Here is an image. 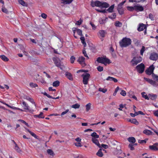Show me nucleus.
Here are the masks:
<instances>
[{"label": "nucleus", "instance_id": "f257e3e1", "mask_svg": "<svg viewBox=\"0 0 158 158\" xmlns=\"http://www.w3.org/2000/svg\"><path fill=\"white\" fill-rule=\"evenodd\" d=\"M91 6L92 7L97 6L100 7L107 8L109 6L108 4L106 2H100L99 1H96L95 2L92 1L91 2Z\"/></svg>", "mask_w": 158, "mask_h": 158}, {"label": "nucleus", "instance_id": "f03ea898", "mask_svg": "<svg viewBox=\"0 0 158 158\" xmlns=\"http://www.w3.org/2000/svg\"><path fill=\"white\" fill-rule=\"evenodd\" d=\"M131 40L128 38H123L119 42V45L121 47H126L131 44Z\"/></svg>", "mask_w": 158, "mask_h": 158}, {"label": "nucleus", "instance_id": "7ed1b4c3", "mask_svg": "<svg viewBox=\"0 0 158 158\" xmlns=\"http://www.w3.org/2000/svg\"><path fill=\"white\" fill-rule=\"evenodd\" d=\"M97 61L99 63L104 64L105 65H106L107 64H109L111 62L110 60L108 58H106L105 56V57H98L97 59Z\"/></svg>", "mask_w": 158, "mask_h": 158}, {"label": "nucleus", "instance_id": "20e7f679", "mask_svg": "<svg viewBox=\"0 0 158 158\" xmlns=\"http://www.w3.org/2000/svg\"><path fill=\"white\" fill-rule=\"evenodd\" d=\"M142 58L140 56L134 57L131 60V63L132 65L134 66L136 65L138 63L142 61Z\"/></svg>", "mask_w": 158, "mask_h": 158}, {"label": "nucleus", "instance_id": "39448f33", "mask_svg": "<svg viewBox=\"0 0 158 158\" xmlns=\"http://www.w3.org/2000/svg\"><path fill=\"white\" fill-rule=\"evenodd\" d=\"M90 75L88 73L83 74L81 77H83V83L84 85H87L88 83L89 79L90 77Z\"/></svg>", "mask_w": 158, "mask_h": 158}, {"label": "nucleus", "instance_id": "423d86ee", "mask_svg": "<svg viewBox=\"0 0 158 158\" xmlns=\"http://www.w3.org/2000/svg\"><path fill=\"white\" fill-rule=\"evenodd\" d=\"M137 72L139 73H142L144 71L145 65L141 63L136 67Z\"/></svg>", "mask_w": 158, "mask_h": 158}, {"label": "nucleus", "instance_id": "0eeeda50", "mask_svg": "<svg viewBox=\"0 0 158 158\" xmlns=\"http://www.w3.org/2000/svg\"><path fill=\"white\" fill-rule=\"evenodd\" d=\"M154 68L155 67L153 64L151 65L149 68L146 70L145 72L146 74L148 75H150L151 74L152 75L153 73H154L153 72Z\"/></svg>", "mask_w": 158, "mask_h": 158}, {"label": "nucleus", "instance_id": "6e6552de", "mask_svg": "<svg viewBox=\"0 0 158 158\" xmlns=\"http://www.w3.org/2000/svg\"><path fill=\"white\" fill-rule=\"evenodd\" d=\"M52 60L54 64L57 67L60 68L62 70V68L61 67L62 65L60 63V61L59 59L53 57L52 58Z\"/></svg>", "mask_w": 158, "mask_h": 158}, {"label": "nucleus", "instance_id": "1a4fd4ad", "mask_svg": "<svg viewBox=\"0 0 158 158\" xmlns=\"http://www.w3.org/2000/svg\"><path fill=\"white\" fill-rule=\"evenodd\" d=\"M85 58L83 56H81L78 58L77 62L82 66L84 67L86 65V64L85 63Z\"/></svg>", "mask_w": 158, "mask_h": 158}, {"label": "nucleus", "instance_id": "9d476101", "mask_svg": "<svg viewBox=\"0 0 158 158\" xmlns=\"http://www.w3.org/2000/svg\"><path fill=\"white\" fill-rule=\"evenodd\" d=\"M73 30V36L75 38H77V37L75 35L76 31H77V33L78 35L81 36H82V31L81 30L78 29H77L76 28H75Z\"/></svg>", "mask_w": 158, "mask_h": 158}, {"label": "nucleus", "instance_id": "9b49d317", "mask_svg": "<svg viewBox=\"0 0 158 158\" xmlns=\"http://www.w3.org/2000/svg\"><path fill=\"white\" fill-rule=\"evenodd\" d=\"M146 29L147 27L146 25L143 23H140L139 24V26L137 28V30L139 31H141Z\"/></svg>", "mask_w": 158, "mask_h": 158}, {"label": "nucleus", "instance_id": "f8f14e48", "mask_svg": "<svg viewBox=\"0 0 158 158\" xmlns=\"http://www.w3.org/2000/svg\"><path fill=\"white\" fill-rule=\"evenodd\" d=\"M158 57V55L156 53L153 52L152 53L150 56L149 58L152 60H156Z\"/></svg>", "mask_w": 158, "mask_h": 158}, {"label": "nucleus", "instance_id": "ddd939ff", "mask_svg": "<svg viewBox=\"0 0 158 158\" xmlns=\"http://www.w3.org/2000/svg\"><path fill=\"white\" fill-rule=\"evenodd\" d=\"M149 148L152 150H158V143H156L150 146H149Z\"/></svg>", "mask_w": 158, "mask_h": 158}, {"label": "nucleus", "instance_id": "4468645a", "mask_svg": "<svg viewBox=\"0 0 158 158\" xmlns=\"http://www.w3.org/2000/svg\"><path fill=\"white\" fill-rule=\"evenodd\" d=\"M127 120L129 122H131V123L134 124L135 125H138L139 123L138 122L135 118H127Z\"/></svg>", "mask_w": 158, "mask_h": 158}, {"label": "nucleus", "instance_id": "2eb2a0df", "mask_svg": "<svg viewBox=\"0 0 158 158\" xmlns=\"http://www.w3.org/2000/svg\"><path fill=\"white\" fill-rule=\"evenodd\" d=\"M144 79L146 81L148 82V83H149L151 85H153L154 86L156 85V82L155 81H153L152 80L150 79L149 78H147L146 77H144Z\"/></svg>", "mask_w": 158, "mask_h": 158}, {"label": "nucleus", "instance_id": "dca6fc26", "mask_svg": "<svg viewBox=\"0 0 158 158\" xmlns=\"http://www.w3.org/2000/svg\"><path fill=\"white\" fill-rule=\"evenodd\" d=\"M24 98L29 101L32 104H33L35 107H36V104L34 101V100L32 98L29 97L28 96H24Z\"/></svg>", "mask_w": 158, "mask_h": 158}, {"label": "nucleus", "instance_id": "f3484780", "mask_svg": "<svg viewBox=\"0 0 158 158\" xmlns=\"http://www.w3.org/2000/svg\"><path fill=\"white\" fill-rule=\"evenodd\" d=\"M66 77L70 80L73 81V78L72 74L70 73L66 72L65 74Z\"/></svg>", "mask_w": 158, "mask_h": 158}, {"label": "nucleus", "instance_id": "a211bd4d", "mask_svg": "<svg viewBox=\"0 0 158 158\" xmlns=\"http://www.w3.org/2000/svg\"><path fill=\"white\" fill-rule=\"evenodd\" d=\"M92 141L99 148H101V146L100 145V144L99 143V142L98 140L96 139L95 138H92Z\"/></svg>", "mask_w": 158, "mask_h": 158}, {"label": "nucleus", "instance_id": "6ab92c4d", "mask_svg": "<svg viewBox=\"0 0 158 158\" xmlns=\"http://www.w3.org/2000/svg\"><path fill=\"white\" fill-rule=\"evenodd\" d=\"M135 10L136 11H142L143 10V7L141 6H135Z\"/></svg>", "mask_w": 158, "mask_h": 158}, {"label": "nucleus", "instance_id": "aec40b11", "mask_svg": "<svg viewBox=\"0 0 158 158\" xmlns=\"http://www.w3.org/2000/svg\"><path fill=\"white\" fill-rule=\"evenodd\" d=\"M12 141L15 144L14 149L17 151V152L20 153L21 152V150L18 147L17 144L14 140H13Z\"/></svg>", "mask_w": 158, "mask_h": 158}, {"label": "nucleus", "instance_id": "412c9836", "mask_svg": "<svg viewBox=\"0 0 158 158\" xmlns=\"http://www.w3.org/2000/svg\"><path fill=\"white\" fill-rule=\"evenodd\" d=\"M106 34V31L103 30H100L98 32V34L102 38L105 37Z\"/></svg>", "mask_w": 158, "mask_h": 158}, {"label": "nucleus", "instance_id": "4be33fe9", "mask_svg": "<svg viewBox=\"0 0 158 158\" xmlns=\"http://www.w3.org/2000/svg\"><path fill=\"white\" fill-rule=\"evenodd\" d=\"M23 106L24 109L25 110H29V107L28 104L25 102L23 101L22 102Z\"/></svg>", "mask_w": 158, "mask_h": 158}, {"label": "nucleus", "instance_id": "5701e85b", "mask_svg": "<svg viewBox=\"0 0 158 158\" xmlns=\"http://www.w3.org/2000/svg\"><path fill=\"white\" fill-rule=\"evenodd\" d=\"M34 117L35 118H44V116L43 115V113L42 112H40L39 115H34Z\"/></svg>", "mask_w": 158, "mask_h": 158}, {"label": "nucleus", "instance_id": "b1692460", "mask_svg": "<svg viewBox=\"0 0 158 158\" xmlns=\"http://www.w3.org/2000/svg\"><path fill=\"white\" fill-rule=\"evenodd\" d=\"M128 141L130 143H134L136 141L135 138L133 137H131L128 138L127 139Z\"/></svg>", "mask_w": 158, "mask_h": 158}, {"label": "nucleus", "instance_id": "393cba45", "mask_svg": "<svg viewBox=\"0 0 158 158\" xmlns=\"http://www.w3.org/2000/svg\"><path fill=\"white\" fill-rule=\"evenodd\" d=\"M27 131L33 137H34L35 139H38V137L34 133L32 132L30 130H29L28 129H26Z\"/></svg>", "mask_w": 158, "mask_h": 158}, {"label": "nucleus", "instance_id": "a878e982", "mask_svg": "<svg viewBox=\"0 0 158 158\" xmlns=\"http://www.w3.org/2000/svg\"><path fill=\"white\" fill-rule=\"evenodd\" d=\"M148 96L150 99L152 100L156 99L157 97V95L154 94H149Z\"/></svg>", "mask_w": 158, "mask_h": 158}, {"label": "nucleus", "instance_id": "bb28decb", "mask_svg": "<svg viewBox=\"0 0 158 158\" xmlns=\"http://www.w3.org/2000/svg\"><path fill=\"white\" fill-rule=\"evenodd\" d=\"M102 149L101 148H100L98 152L96 153V155L97 156H98L99 157H102L103 154L102 151Z\"/></svg>", "mask_w": 158, "mask_h": 158}, {"label": "nucleus", "instance_id": "cd10ccee", "mask_svg": "<svg viewBox=\"0 0 158 158\" xmlns=\"http://www.w3.org/2000/svg\"><path fill=\"white\" fill-rule=\"evenodd\" d=\"M81 42L84 47H85L86 46V44L85 41V39L84 37L81 36L80 38Z\"/></svg>", "mask_w": 158, "mask_h": 158}, {"label": "nucleus", "instance_id": "c85d7f7f", "mask_svg": "<svg viewBox=\"0 0 158 158\" xmlns=\"http://www.w3.org/2000/svg\"><path fill=\"white\" fill-rule=\"evenodd\" d=\"M0 58L5 61H7L9 60L8 58L4 55L0 56Z\"/></svg>", "mask_w": 158, "mask_h": 158}, {"label": "nucleus", "instance_id": "c756f323", "mask_svg": "<svg viewBox=\"0 0 158 158\" xmlns=\"http://www.w3.org/2000/svg\"><path fill=\"white\" fill-rule=\"evenodd\" d=\"M91 104L90 103H89L85 106L86 111L88 112L90 109Z\"/></svg>", "mask_w": 158, "mask_h": 158}, {"label": "nucleus", "instance_id": "7c9ffc66", "mask_svg": "<svg viewBox=\"0 0 158 158\" xmlns=\"http://www.w3.org/2000/svg\"><path fill=\"white\" fill-rule=\"evenodd\" d=\"M114 25L116 27H121L122 25V23L119 21H117L115 23Z\"/></svg>", "mask_w": 158, "mask_h": 158}, {"label": "nucleus", "instance_id": "2f4dec72", "mask_svg": "<svg viewBox=\"0 0 158 158\" xmlns=\"http://www.w3.org/2000/svg\"><path fill=\"white\" fill-rule=\"evenodd\" d=\"M60 82L59 81L57 80L54 81L52 84V85L54 87H57L60 85Z\"/></svg>", "mask_w": 158, "mask_h": 158}, {"label": "nucleus", "instance_id": "473e14b6", "mask_svg": "<svg viewBox=\"0 0 158 158\" xmlns=\"http://www.w3.org/2000/svg\"><path fill=\"white\" fill-rule=\"evenodd\" d=\"M114 8V5H112L107 10V11L109 12H112Z\"/></svg>", "mask_w": 158, "mask_h": 158}, {"label": "nucleus", "instance_id": "72a5a7b5", "mask_svg": "<svg viewBox=\"0 0 158 158\" xmlns=\"http://www.w3.org/2000/svg\"><path fill=\"white\" fill-rule=\"evenodd\" d=\"M146 93L144 92H143L141 93V95L143 98H145V99L148 100L149 98L147 94H145Z\"/></svg>", "mask_w": 158, "mask_h": 158}, {"label": "nucleus", "instance_id": "f704fd0d", "mask_svg": "<svg viewBox=\"0 0 158 158\" xmlns=\"http://www.w3.org/2000/svg\"><path fill=\"white\" fill-rule=\"evenodd\" d=\"M80 105L78 103H76L75 104L71 106V107L74 109H78L79 108Z\"/></svg>", "mask_w": 158, "mask_h": 158}, {"label": "nucleus", "instance_id": "c9c22d12", "mask_svg": "<svg viewBox=\"0 0 158 158\" xmlns=\"http://www.w3.org/2000/svg\"><path fill=\"white\" fill-rule=\"evenodd\" d=\"M47 152L48 154L51 156H53L54 155L53 152L51 149H48L47 151Z\"/></svg>", "mask_w": 158, "mask_h": 158}, {"label": "nucleus", "instance_id": "e433bc0d", "mask_svg": "<svg viewBox=\"0 0 158 158\" xmlns=\"http://www.w3.org/2000/svg\"><path fill=\"white\" fill-rule=\"evenodd\" d=\"M91 136L94 137L95 139L98 138L99 137V135H98L95 132H93L91 134Z\"/></svg>", "mask_w": 158, "mask_h": 158}, {"label": "nucleus", "instance_id": "4c0bfd02", "mask_svg": "<svg viewBox=\"0 0 158 158\" xmlns=\"http://www.w3.org/2000/svg\"><path fill=\"white\" fill-rule=\"evenodd\" d=\"M31 88H35L36 87H38V85L36 83H34L33 82H31L29 84Z\"/></svg>", "mask_w": 158, "mask_h": 158}, {"label": "nucleus", "instance_id": "58836bf2", "mask_svg": "<svg viewBox=\"0 0 158 158\" xmlns=\"http://www.w3.org/2000/svg\"><path fill=\"white\" fill-rule=\"evenodd\" d=\"M152 132L149 130H145L143 131V133L147 135H149L151 134Z\"/></svg>", "mask_w": 158, "mask_h": 158}, {"label": "nucleus", "instance_id": "ea45409f", "mask_svg": "<svg viewBox=\"0 0 158 158\" xmlns=\"http://www.w3.org/2000/svg\"><path fill=\"white\" fill-rule=\"evenodd\" d=\"M145 47L144 46H143L142 47V48L141 49L140 51V55L142 56H143V53L144 52V51H145Z\"/></svg>", "mask_w": 158, "mask_h": 158}, {"label": "nucleus", "instance_id": "a19ab883", "mask_svg": "<svg viewBox=\"0 0 158 158\" xmlns=\"http://www.w3.org/2000/svg\"><path fill=\"white\" fill-rule=\"evenodd\" d=\"M152 77L153 79L156 80L157 81H158V76L155 75L154 73H153L152 75Z\"/></svg>", "mask_w": 158, "mask_h": 158}, {"label": "nucleus", "instance_id": "79ce46f5", "mask_svg": "<svg viewBox=\"0 0 158 158\" xmlns=\"http://www.w3.org/2000/svg\"><path fill=\"white\" fill-rule=\"evenodd\" d=\"M116 15L115 13H113L110 16H108V18L111 19H114L116 18Z\"/></svg>", "mask_w": 158, "mask_h": 158}, {"label": "nucleus", "instance_id": "37998d69", "mask_svg": "<svg viewBox=\"0 0 158 158\" xmlns=\"http://www.w3.org/2000/svg\"><path fill=\"white\" fill-rule=\"evenodd\" d=\"M18 2L19 3L23 6H25L26 5V2L23 0H18Z\"/></svg>", "mask_w": 158, "mask_h": 158}, {"label": "nucleus", "instance_id": "c03bdc74", "mask_svg": "<svg viewBox=\"0 0 158 158\" xmlns=\"http://www.w3.org/2000/svg\"><path fill=\"white\" fill-rule=\"evenodd\" d=\"M118 10L120 15H122L124 13L123 10L122 8H118Z\"/></svg>", "mask_w": 158, "mask_h": 158}, {"label": "nucleus", "instance_id": "a18cd8bd", "mask_svg": "<svg viewBox=\"0 0 158 158\" xmlns=\"http://www.w3.org/2000/svg\"><path fill=\"white\" fill-rule=\"evenodd\" d=\"M133 143H130L128 145V147L132 151L135 149Z\"/></svg>", "mask_w": 158, "mask_h": 158}, {"label": "nucleus", "instance_id": "49530a36", "mask_svg": "<svg viewBox=\"0 0 158 158\" xmlns=\"http://www.w3.org/2000/svg\"><path fill=\"white\" fill-rule=\"evenodd\" d=\"M75 60V57L74 56H72L70 59V62L72 64L74 63Z\"/></svg>", "mask_w": 158, "mask_h": 158}, {"label": "nucleus", "instance_id": "de8ad7c7", "mask_svg": "<svg viewBox=\"0 0 158 158\" xmlns=\"http://www.w3.org/2000/svg\"><path fill=\"white\" fill-rule=\"evenodd\" d=\"M82 52L84 56L86 57L87 59H89V58L88 56L87 55V54L86 53V52L85 50H83Z\"/></svg>", "mask_w": 158, "mask_h": 158}, {"label": "nucleus", "instance_id": "09e8293b", "mask_svg": "<svg viewBox=\"0 0 158 158\" xmlns=\"http://www.w3.org/2000/svg\"><path fill=\"white\" fill-rule=\"evenodd\" d=\"M128 10L130 11H132L134 10H135V6L134 7L133 6H128L127 7Z\"/></svg>", "mask_w": 158, "mask_h": 158}, {"label": "nucleus", "instance_id": "8fccbe9b", "mask_svg": "<svg viewBox=\"0 0 158 158\" xmlns=\"http://www.w3.org/2000/svg\"><path fill=\"white\" fill-rule=\"evenodd\" d=\"M98 90L99 91L102 92L103 93H105L107 91V90L106 89L100 88H99Z\"/></svg>", "mask_w": 158, "mask_h": 158}, {"label": "nucleus", "instance_id": "3c124183", "mask_svg": "<svg viewBox=\"0 0 158 158\" xmlns=\"http://www.w3.org/2000/svg\"><path fill=\"white\" fill-rule=\"evenodd\" d=\"M99 72H102L103 71V68L102 66H98L97 68Z\"/></svg>", "mask_w": 158, "mask_h": 158}, {"label": "nucleus", "instance_id": "603ef678", "mask_svg": "<svg viewBox=\"0 0 158 158\" xmlns=\"http://www.w3.org/2000/svg\"><path fill=\"white\" fill-rule=\"evenodd\" d=\"M120 94L123 96H125L126 95V92L123 90H122L120 93Z\"/></svg>", "mask_w": 158, "mask_h": 158}, {"label": "nucleus", "instance_id": "864d4df0", "mask_svg": "<svg viewBox=\"0 0 158 158\" xmlns=\"http://www.w3.org/2000/svg\"><path fill=\"white\" fill-rule=\"evenodd\" d=\"M149 18L152 20L153 21L154 20V17L153 15L151 13H150L149 15Z\"/></svg>", "mask_w": 158, "mask_h": 158}, {"label": "nucleus", "instance_id": "5fc2aeb1", "mask_svg": "<svg viewBox=\"0 0 158 158\" xmlns=\"http://www.w3.org/2000/svg\"><path fill=\"white\" fill-rule=\"evenodd\" d=\"M139 143L142 144V143H146V139L144 140H138Z\"/></svg>", "mask_w": 158, "mask_h": 158}, {"label": "nucleus", "instance_id": "6e6d98bb", "mask_svg": "<svg viewBox=\"0 0 158 158\" xmlns=\"http://www.w3.org/2000/svg\"><path fill=\"white\" fill-rule=\"evenodd\" d=\"M74 144L77 147H81L82 146L81 143L80 142L76 143Z\"/></svg>", "mask_w": 158, "mask_h": 158}, {"label": "nucleus", "instance_id": "4d7b16f0", "mask_svg": "<svg viewBox=\"0 0 158 158\" xmlns=\"http://www.w3.org/2000/svg\"><path fill=\"white\" fill-rule=\"evenodd\" d=\"M134 92L133 91L130 90L128 92L129 96L131 98V97L133 95Z\"/></svg>", "mask_w": 158, "mask_h": 158}, {"label": "nucleus", "instance_id": "13d9d810", "mask_svg": "<svg viewBox=\"0 0 158 158\" xmlns=\"http://www.w3.org/2000/svg\"><path fill=\"white\" fill-rule=\"evenodd\" d=\"M19 121L21 122V123L25 124V125L27 126L28 127H29V125H28V124L27 123H26L25 121H24L23 120L20 119L19 120Z\"/></svg>", "mask_w": 158, "mask_h": 158}, {"label": "nucleus", "instance_id": "bf43d9fd", "mask_svg": "<svg viewBox=\"0 0 158 158\" xmlns=\"http://www.w3.org/2000/svg\"><path fill=\"white\" fill-rule=\"evenodd\" d=\"M101 147L105 149H107L108 148V145L105 144H102Z\"/></svg>", "mask_w": 158, "mask_h": 158}, {"label": "nucleus", "instance_id": "052dcab7", "mask_svg": "<svg viewBox=\"0 0 158 158\" xmlns=\"http://www.w3.org/2000/svg\"><path fill=\"white\" fill-rule=\"evenodd\" d=\"M114 77H108L106 79V80L107 81H112L113 80V79Z\"/></svg>", "mask_w": 158, "mask_h": 158}, {"label": "nucleus", "instance_id": "680f3d73", "mask_svg": "<svg viewBox=\"0 0 158 158\" xmlns=\"http://www.w3.org/2000/svg\"><path fill=\"white\" fill-rule=\"evenodd\" d=\"M88 72L87 70H84V69H81V70H79L77 71V73H78L80 72H85L86 73Z\"/></svg>", "mask_w": 158, "mask_h": 158}, {"label": "nucleus", "instance_id": "e2e57ef3", "mask_svg": "<svg viewBox=\"0 0 158 158\" xmlns=\"http://www.w3.org/2000/svg\"><path fill=\"white\" fill-rule=\"evenodd\" d=\"M69 111V109H67V110H66L65 111H63L61 113V115L62 116V115H64V114H66Z\"/></svg>", "mask_w": 158, "mask_h": 158}, {"label": "nucleus", "instance_id": "0e129e2a", "mask_svg": "<svg viewBox=\"0 0 158 158\" xmlns=\"http://www.w3.org/2000/svg\"><path fill=\"white\" fill-rule=\"evenodd\" d=\"M41 16L44 19H46L47 17V15L44 13H42L41 14Z\"/></svg>", "mask_w": 158, "mask_h": 158}, {"label": "nucleus", "instance_id": "69168bd1", "mask_svg": "<svg viewBox=\"0 0 158 158\" xmlns=\"http://www.w3.org/2000/svg\"><path fill=\"white\" fill-rule=\"evenodd\" d=\"M130 115L131 117H135V116L138 115V114H137L136 112H135L134 114H133L132 113H130Z\"/></svg>", "mask_w": 158, "mask_h": 158}, {"label": "nucleus", "instance_id": "338daca9", "mask_svg": "<svg viewBox=\"0 0 158 158\" xmlns=\"http://www.w3.org/2000/svg\"><path fill=\"white\" fill-rule=\"evenodd\" d=\"M2 11L6 13H8L7 10L5 8H2Z\"/></svg>", "mask_w": 158, "mask_h": 158}, {"label": "nucleus", "instance_id": "774afa93", "mask_svg": "<svg viewBox=\"0 0 158 158\" xmlns=\"http://www.w3.org/2000/svg\"><path fill=\"white\" fill-rule=\"evenodd\" d=\"M153 114L155 116L158 117V110L155 111Z\"/></svg>", "mask_w": 158, "mask_h": 158}]
</instances>
